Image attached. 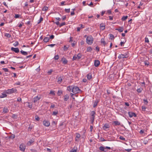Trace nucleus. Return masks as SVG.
Listing matches in <instances>:
<instances>
[{"mask_svg":"<svg viewBox=\"0 0 152 152\" xmlns=\"http://www.w3.org/2000/svg\"><path fill=\"white\" fill-rule=\"evenodd\" d=\"M94 41V38L91 36H88L87 37L86 39V42L88 45L92 44Z\"/></svg>","mask_w":152,"mask_h":152,"instance_id":"f257e3e1","label":"nucleus"},{"mask_svg":"<svg viewBox=\"0 0 152 152\" xmlns=\"http://www.w3.org/2000/svg\"><path fill=\"white\" fill-rule=\"evenodd\" d=\"M95 114V112L94 111H92L91 113V116L90 117V120L91 123L92 124H93L94 121Z\"/></svg>","mask_w":152,"mask_h":152,"instance_id":"f03ea898","label":"nucleus"},{"mask_svg":"<svg viewBox=\"0 0 152 152\" xmlns=\"http://www.w3.org/2000/svg\"><path fill=\"white\" fill-rule=\"evenodd\" d=\"M72 89V92L74 94L78 93L80 91L79 88L77 86H73Z\"/></svg>","mask_w":152,"mask_h":152,"instance_id":"7ed1b4c3","label":"nucleus"},{"mask_svg":"<svg viewBox=\"0 0 152 152\" xmlns=\"http://www.w3.org/2000/svg\"><path fill=\"white\" fill-rule=\"evenodd\" d=\"M17 90L15 88H12L11 89H8L6 91V93L8 94H10L16 92Z\"/></svg>","mask_w":152,"mask_h":152,"instance_id":"20e7f679","label":"nucleus"},{"mask_svg":"<svg viewBox=\"0 0 152 152\" xmlns=\"http://www.w3.org/2000/svg\"><path fill=\"white\" fill-rule=\"evenodd\" d=\"M82 56V55L80 53L78 54L77 55H75L73 56L72 58L73 60H74L76 59L79 60L81 58Z\"/></svg>","mask_w":152,"mask_h":152,"instance_id":"39448f33","label":"nucleus"},{"mask_svg":"<svg viewBox=\"0 0 152 152\" xmlns=\"http://www.w3.org/2000/svg\"><path fill=\"white\" fill-rule=\"evenodd\" d=\"M41 98V96L40 95H39L37 96L34 98V103L36 102L37 101L39 100Z\"/></svg>","mask_w":152,"mask_h":152,"instance_id":"423d86ee","label":"nucleus"},{"mask_svg":"<svg viewBox=\"0 0 152 152\" xmlns=\"http://www.w3.org/2000/svg\"><path fill=\"white\" fill-rule=\"evenodd\" d=\"M19 148L20 151H24L26 148L25 145L23 144H21L20 145Z\"/></svg>","mask_w":152,"mask_h":152,"instance_id":"0eeeda50","label":"nucleus"},{"mask_svg":"<svg viewBox=\"0 0 152 152\" xmlns=\"http://www.w3.org/2000/svg\"><path fill=\"white\" fill-rule=\"evenodd\" d=\"M43 125L46 126L48 127L50 126V123L49 121L46 120H44L43 122Z\"/></svg>","mask_w":152,"mask_h":152,"instance_id":"6e6552de","label":"nucleus"},{"mask_svg":"<svg viewBox=\"0 0 152 152\" xmlns=\"http://www.w3.org/2000/svg\"><path fill=\"white\" fill-rule=\"evenodd\" d=\"M128 114L129 117L130 118H132L133 116H134V117H136L137 116L136 114L133 112H128Z\"/></svg>","mask_w":152,"mask_h":152,"instance_id":"1a4fd4ad","label":"nucleus"},{"mask_svg":"<svg viewBox=\"0 0 152 152\" xmlns=\"http://www.w3.org/2000/svg\"><path fill=\"white\" fill-rule=\"evenodd\" d=\"M11 50L14 51L16 53H18L19 51V49L18 48H14L12 47L11 48Z\"/></svg>","mask_w":152,"mask_h":152,"instance_id":"9d476101","label":"nucleus"},{"mask_svg":"<svg viewBox=\"0 0 152 152\" xmlns=\"http://www.w3.org/2000/svg\"><path fill=\"white\" fill-rule=\"evenodd\" d=\"M100 61L98 60H95L94 62V65L96 67L98 66L100 64Z\"/></svg>","mask_w":152,"mask_h":152,"instance_id":"9b49d317","label":"nucleus"},{"mask_svg":"<svg viewBox=\"0 0 152 152\" xmlns=\"http://www.w3.org/2000/svg\"><path fill=\"white\" fill-rule=\"evenodd\" d=\"M69 95L68 94H66L64 96V100L65 101H66L69 99Z\"/></svg>","mask_w":152,"mask_h":152,"instance_id":"f8f14e48","label":"nucleus"},{"mask_svg":"<svg viewBox=\"0 0 152 152\" xmlns=\"http://www.w3.org/2000/svg\"><path fill=\"white\" fill-rule=\"evenodd\" d=\"M100 27L102 30H104L105 28V25L104 24L102 23L100 24Z\"/></svg>","mask_w":152,"mask_h":152,"instance_id":"ddd939ff","label":"nucleus"},{"mask_svg":"<svg viewBox=\"0 0 152 152\" xmlns=\"http://www.w3.org/2000/svg\"><path fill=\"white\" fill-rule=\"evenodd\" d=\"M61 61H62L63 63L64 64H67L68 62L67 60H66V58L64 57L62 58Z\"/></svg>","mask_w":152,"mask_h":152,"instance_id":"4468645a","label":"nucleus"},{"mask_svg":"<svg viewBox=\"0 0 152 152\" xmlns=\"http://www.w3.org/2000/svg\"><path fill=\"white\" fill-rule=\"evenodd\" d=\"M34 142V139H31L30 141L28 142L27 143V145L30 146V145Z\"/></svg>","mask_w":152,"mask_h":152,"instance_id":"2eb2a0df","label":"nucleus"},{"mask_svg":"<svg viewBox=\"0 0 152 152\" xmlns=\"http://www.w3.org/2000/svg\"><path fill=\"white\" fill-rule=\"evenodd\" d=\"M109 127L110 126H109V124H106L104 125L103 127V129L104 130H106L107 129L109 128Z\"/></svg>","mask_w":152,"mask_h":152,"instance_id":"dca6fc26","label":"nucleus"},{"mask_svg":"<svg viewBox=\"0 0 152 152\" xmlns=\"http://www.w3.org/2000/svg\"><path fill=\"white\" fill-rule=\"evenodd\" d=\"M73 86H68L67 87V90L69 91H72V90H73Z\"/></svg>","mask_w":152,"mask_h":152,"instance_id":"f3484780","label":"nucleus"},{"mask_svg":"<svg viewBox=\"0 0 152 152\" xmlns=\"http://www.w3.org/2000/svg\"><path fill=\"white\" fill-rule=\"evenodd\" d=\"M118 58L119 59L123 58H126L125 56L123 54H121L119 55L118 56Z\"/></svg>","mask_w":152,"mask_h":152,"instance_id":"a211bd4d","label":"nucleus"},{"mask_svg":"<svg viewBox=\"0 0 152 152\" xmlns=\"http://www.w3.org/2000/svg\"><path fill=\"white\" fill-rule=\"evenodd\" d=\"M92 78V75L91 73H89L87 75V78L88 80H90Z\"/></svg>","mask_w":152,"mask_h":152,"instance_id":"6ab92c4d","label":"nucleus"},{"mask_svg":"<svg viewBox=\"0 0 152 152\" xmlns=\"http://www.w3.org/2000/svg\"><path fill=\"white\" fill-rule=\"evenodd\" d=\"M99 102V101L97 100L94 102V105H93V107H95L97 106V104Z\"/></svg>","mask_w":152,"mask_h":152,"instance_id":"aec40b11","label":"nucleus"},{"mask_svg":"<svg viewBox=\"0 0 152 152\" xmlns=\"http://www.w3.org/2000/svg\"><path fill=\"white\" fill-rule=\"evenodd\" d=\"M113 123L115 125H120V123L118 121H113Z\"/></svg>","mask_w":152,"mask_h":152,"instance_id":"412c9836","label":"nucleus"},{"mask_svg":"<svg viewBox=\"0 0 152 152\" xmlns=\"http://www.w3.org/2000/svg\"><path fill=\"white\" fill-rule=\"evenodd\" d=\"M115 29L121 32H122L123 31V28L122 27H120L118 28H116Z\"/></svg>","mask_w":152,"mask_h":152,"instance_id":"4be33fe9","label":"nucleus"},{"mask_svg":"<svg viewBox=\"0 0 152 152\" xmlns=\"http://www.w3.org/2000/svg\"><path fill=\"white\" fill-rule=\"evenodd\" d=\"M80 137V135L77 133H76V137H75V140L76 141H77V139L79 138Z\"/></svg>","mask_w":152,"mask_h":152,"instance_id":"5701e85b","label":"nucleus"},{"mask_svg":"<svg viewBox=\"0 0 152 152\" xmlns=\"http://www.w3.org/2000/svg\"><path fill=\"white\" fill-rule=\"evenodd\" d=\"M62 77H60L58 78L57 82L58 83L60 84L62 80Z\"/></svg>","mask_w":152,"mask_h":152,"instance_id":"b1692460","label":"nucleus"},{"mask_svg":"<svg viewBox=\"0 0 152 152\" xmlns=\"http://www.w3.org/2000/svg\"><path fill=\"white\" fill-rule=\"evenodd\" d=\"M20 53L21 54L24 56H26L28 54V53L22 50L20 51Z\"/></svg>","mask_w":152,"mask_h":152,"instance_id":"393cba45","label":"nucleus"},{"mask_svg":"<svg viewBox=\"0 0 152 152\" xmlns=\"http://www.w3.org/2000/svg\"><path fill=\"white\" fill-rule=\"evenodd\" d=\"M101 43L104 45L105 46L106 44V43L105 41L104 40V39L103 38L101 39Z\"/></svg>","mask_w":152,"mask_h":152,"instance_id":"a878e982","label":"nucleus"},{"mask_svg":"<svg viewBox=\"0 0 152 152\" xmlns=\"http://www.w3.org/2000/svg\"><path fill=\"white\" fill-rule=\"evenodd\" d=\"M92 49L91 47H88L87 48L86 50L87 52H90L92 51Z\"/></svg>","mask_w":152,"mask_h":152,"instance_id":"bb28decb","label":"nucleus"},{"mask_svg":"<svg viewBox=\"0 0 152 152\" xmlns=\"http://www.w3.org/2000/svg\"><path fill=\"white\" fill-rule=\"evenodd\" d=\"M49 39L48 37H45L44 38L43 41L45 42H47L49 41Z\"/></svg>","mask_w":152,"mask_h":152,"instance_id":"cd10ccee","label":"nucleus"},{"mask_svg":"<svg viewBox=\"0 0 152 152\" xmlns=\"http://www.w3.org/2000/svg\"><path fill=\"white\" fill-rule=\"evenodd\" d=\"M104 147L103 146H101L99 147V149L101 151H102L104 152H106L107 151H104Z\"/></svg>","mask_w":152,"mask_h":152,"instance_id":"c85d7f7f","label":"nucleus"},{"mask_svg":"<svg viewBox=\"0 0 152 152\" xmlns=\"http://www.w3.org/2000/svg\"><path fill=\"white\" fill-rule=\"evenodd\" d=\"M62 92L63 91L62 90H59L57 92V94L58 95V96H60L62 93Z\"/></svg>","mask_w":152,"mask_h":152,"instance_id":"c756f323","label":"nucleus"},{"mask_svg":"<svg viewBox=\"0 0 152 152\" xmlns=\"http://www.w3.org/2000/svg\"><path fill=\"white\" fill-rule=\"evenodd\" d=\"M128 16H123L121 18V20L123 21L126 20Z\"/></svg>","mask_w":152,"mask_h":152,"instance_id":"7c9ffc66","label":"nucleus"},{"mask_svg":"<svg viewBox=\"0 0 152 152\" xmlns=\"http://www.w3.org/2000/svg\"><path fill=\"white\" fill-rule=\"evenodd\" d=\"M7 95L6 94H2L0 96V98H3L4 97H5L7 96Z\"/></svg>","mask_w":152,"mask_h":152,"instance_id":"2f4dec72","label":"nucleus"},{"mask_svg":"<svg viewBox=\"0 0 152 152\" xmlns=\"http://www.w3.org/2000/svg\"><path fill=\"white\" fill-rule=\"evenodd\" d=\"M48 9V7L46 6H45L42 9V10L43 11H46Z\"/></svg>","mask_w":152,"mask_h":152,"instance_id":"473e14b6","label":"nucleus"},{"mask_svg":"<svg viewBox=\"0 0 152 152\" xmlns=\"http://www.w3.org/2000/svg\"><path fill=\"white\" fill-rule=\"evenodd\" d=\"M43 20V18L41 16H40L39 20L38 21L37 23L38 24H39Z\"/></svg>","mask_w":152,"mask_h":152,"instance_id":"72a5a7b5","label":"nucleus"},{"mask_svg":"<svg viewBox=\"0 0 152 152\" xmlns=\"http://www.w3.org/2000/svg\"><path fill=\"white\" fill-rule=\"evenodd\" d=\"M18 41H16L13 44V45L14 46L16 47L18 45Z\"/></svg>","mask_w":152,"mask_h":152,"instance_id":"f704fd0d","label":"nucleus"},{"mask_svg":"<svg viewBox=\"0 0 152 152\" xmlns=\"http://www.w3.org/2000/svg\"><path fill=\"white\" fill-rule=\"evenodd\" d=\"M5 36L8 38H10L11 37V35L8 33H6L5 34Z\"/></svg>","mask_w":152,"mask_h":152,"instance_id":"c9c22d12","label":"nucleus"},{"mask_svg":"<svg viewBox=\"0 0 152 152\" xmlns=\"http://www.w3.org/2000/svg\"><path fill=\"white\" fill-rule=\"evenodd\" d=\"M3 112L4 113H7L8 112V109L6 108H4L3 109Z\"/></svg>","mask_w":152,"mask_h":152,"instance_id":"e433bc0d","label":"nucleus"},{"mask_svg":"<svg viewBox=\"0 0 152 152\" xmlns=\"http://www.w3.org/2000/svg\"><path fill=\"white\" fill-rule=\"evenodd\" d=\"M27 103L28 104V107L30 108H31L32 107V105L31 104H30V103L29 102H27Z\"/></svg>","mask_w":152,"mask_h":152,"instance_id":"4c0bfd02","label":"nucleus"},{"mask_svg":"<svg viewBox=\"0 0 152 152\" xmlns=\"http://www.w3.org/2000/svg\"><path fill=\"white\" fill-rule=\"evenodd\" d=\"M65 25V22H64L61 23L59 25V26L60 27H61Z\"/></svg>","mask_w":152,"mask_h":152,"instance_id":"58836bf2","label":"nucleus"},{"mask_svg":"<svg viewBox=\"0 0 152 152\" xmlns=\"http://www.w3.org/2000/svg\"><path fill=\"white\" fill-rule=\"evenodd\" d=\"M17 101L19 102H22V99L20 97H18L17 98Z\"/></svg>","mask_w":152,"mask_h":152,"instance_id":"ea45409f","label":"nucleus"},{"mask_svg":"<svg viewBox=\"0 0 152 152\" xmlns=\"http://www.w3.org/2000/svg\"><path fill=\"white\" fill-rule=\"evenodd\" d=\"M35 119L37 121H39V118L37 115L35 116Z\"/></svg>","mask_w":152,"mask_h":152,"instance_id":"a19ab883","label":"nucleus"},{"mask_svg":"<svg viewBox=\"0 0 152 152\" xmlns=\"http://www.w3.org/2000/svg\"><path fill=\"white\" fill-rule=\"evenodd\" d=\"M142 110L143 111H145L146 109V107L144 106H142Z\"/></svg>","mask_w":152,"mask_h":152,"instance_id":"79ce46f5","label":"nucleus"},{"mask_svg":"<svg viewBox=\"0 0 152 152\" xmlns=\"http://www.w3.org/2000/svg\"><path fill=\"white\" fill-rule=\"evenodd\" d=\"M88 4V5L90 7H94L93 4L92 2H91L90 4Z\"/></svg>","mask_w":152,"mask_h":152,"instance_id":"37998d69","label":"nucleus"},{"mask_svg":"<svg viewBox=\"0 0 152 152\" xmlns=\"http://www.w3.org/2000/svg\"><path fill=\"white\" fill-rule=\"evenodd\" d=\"M143 102L145 103V104H147L148 103V101L147 99H143Z\"/></svg>","mask_w":152,"mask_h":152,"instance_id":"c03bdc74","label":"nucleus"},{"mask_svg":"<svg viewBox=\"0 0 152 152\" xmlns=\"http://www.w3.org/2000/svg\"><path fill=\"white\" fill-rule=\"evenodd\" d=\"M58 113V112L57 111H54L53 112V115H56Z\"/></svg>","mask_w":152,"mask_h":152,"instance_id":"a18cd8bd","label":"nucleus"},{"mask_svg":"<svg viewBox=\"0 0 152 152\" xmlns=\"http://www.w3.org/2000/svg\"><path fill=\"white\" fill-rule=\"evenodd\" d=\"M2 69L4 70L5 72H8V69L7 68H3Z\"/></svg>","mask_w":152,"mask_h":152,"instance_id":"49530a36","label":"nucleus"},{"mask_svg":"<svg viewBox=\"0 0 152 152\" xmlns=\"http://www.w3.org/2000/svg\"><path fill=\"white\" fill-rule=\"evenodd\" d=\"M53 72V70L52 69H50V71L48 72V75H50L51 74V73Z\"/></svg>","mask_w":152,"mask_h":152,"instance_id":"de8ad7c7","label":"nucleus"},{"mask_svg":"<svg viewBox=\"0 0 152 152\" xmlns=\"http://www.w3.org/2000/svg\"><path fill=\"white\" fill-rule=\"evenodd\" d=\"M110 37L111 38V39H114V36L111 34H110Z\"/></svg>","mask_w":152,"mask_h":152,"instance_id":"09e8293b","label":"nucleus"},{"mask_svg":"<svg viewBox=\"0 0 152 152\" xmlns=\"http://www.w3.org/2000/svg\"><path fill=\"white\" fill-rule=\"evenodd\" d=\"M119 138H120V139L121 140H125V138L124 137H123L122 136H120Z\"/></svg>","mask_w":152,"mask_h":152,"instance_id":"8fccbe9b","label":"nucleus"},{"mask_svg":"<svg viewBox=\"0 0 152 152\" xmlns=\"http://www.w3.org/2000/svg\"><path fill=\"white\" fill-rule=\"evenodd\" d=\"M15 135L13 134L11 135L10 137V138L12 139H13L15 138Z\"/></svg>","mask_w":152,"mask_h":152,"instance_id":"3c124183","label":"nucleus"},{"mask_svg":"<svg viewBox=\"0 0 152 152\" xmlns=\"http://www.w3.org/2000/svg\"><path fill=\"white\" fill-rule=\"evenodd\" d=\"M65 11L67 13H69L70 12V9H65Z\"/></svg>","mask_w":152,"mask_h":152,"instance_id":"603ef678","label":"nucleus"},{"mask_svg":"<svg viewBox=\"0 0 152 152\" xmlns=\"http://www.w3.org/2000/svg\"><path fill=\"white\" fill-rule=\"evenodd\" d=\"M54 58L56 60H58V58H59V56H58V55H57L56 56L54 57Z\"/></svg>","mask_w":152,"mask_h":152,"instance_id":"864d4df0","label":"nucleus"},{"mask_svg":"<svg viewBox=\"0 0 152 152\" xmlns=\"http://www.w3.org/2000/svg\"><path fill=\"white\" fill-rule=\"evenodd\" d=\"M145 42H149V39L148 38L145 37Z\"/></svg>","mask_w":152,"mask_h":152,"instance_id":"5fc2aeb1","label":"nucleus"},{"mask_svg":"<svg viewBox=\"0 0 152 152\" xmlns=\"http://www.w3.org/2000/svg\"><path fill=\"white\" fill-rule=\"evenodd\" d=\"M148 141L147 140H144L143 142V143H144L145 144H146L148 143Z\"/></svg>","mask_w":152,"mask_h":152,"instance_id":"6e6d98bb","label":"nucleus"},{"mask_svg":"<svg viewBox=\"0 0 152 152\" xmlns=\"http://www.w3.org/2000/svg\"><path fill=\"white\" fill-rule=\"evenodd\" d=\"M125 150L128 152H130L131 150V149H125Z\"/></svg>","mask_w":152,"mask_h":152,"instance_id":"4d7b16f0","label":"nucleus"},{"mask_svg":"<svg viewBox=\"0 0 152 152\" xmlns=\"http://www.w3.org/2000/svg\"><path fill=\"white\" fill-rule=\"evenodd\" d=\"M90 131L91 132H92V130L93 129V126H90Z\"/></svg>","mask_w":152,"mask_h":152,"instance_id":"13d9d810","label":"nucleus"},{"mask_svg":"<svg viewBox=\"0 0 152 152\" xmlns=\"http://www.w3.org/2000/svg\"><path fill=\"white\" fill-rule=\"evenodd\" d=\"M19 16L20 15L18 14H15V18H18L19 17Z\"/></svg>","mask_w":152,"mask_h":152,"instance_id":"bf43d9fd","label":"nucleus"},{"mask_svg":"<svg viewBox=\"0 0 152 152\" xmlns=\"http://www.w3.org/2000/svg\"><path fill=\"white\" fill-rule=\"evenodd\" d=\"M50 94L53 95H54L55 94L54 91H51L50 92Z\"/></svg>","mask_w":152,"mask_h":152,"instance_id":"052dcab7","label":"nucleus"},{"mask_svg":"<svg viewBox=\"0 0 152 152\" xmlns=\"http://www.w3.org/2000/svg\"><path fill=\"white\" fill-rule=\"evenodd\" d=\"M55 45L54 44H50L48 45V46H50L51 47H53Z\"/></svg>","mask_w":152,"mask_h":152,"instance_id":"680f3d73","label":"nucleus"},{"mask_svg":"<svg viewBox=\"0 0 152 152\" xmlns=\"http://www.w3.org/2000/svg\"><path fill=\"white\" fill-rule=\"evenodd\" d=\"M20 82H18L15 83L14 84V85L15 86L16 85H20Z\"/></svg>","mask_w":152,"mask_h":152,"instance_id":"e2e57ef3","label":"nucleus"},{"mask_svg":"<svg viewBox=\"0 0 152 152\" xmlns=\"http://www.w3.org/2000/svg\"><path fill=\"white\" fill-rule=\"evenodd\" d=\"M54 37V36L53 35H51L50 37V38L51 39H53Z\"/></svg>","mask_w":152,"mask_h":152,"instance_id":"0e129e2a","label":"nucleus"},{"mask_svg":"<svg viewBox=\"0 0 152 152\" xmlns=\"http://www.w3.org/2000/svg\"><path fill=\"white\" fill-rule=\"evenodd\" d=\"M140 133L141 134H142L144 133V131L143 130H141L140 132Z\"/></svg>","mask_w":152,"mask_h":152,"instance_id":"69168bd1","label":"nucleus"},{"mask_svg":"<svg viewBox=\"0 0 152 152\" xmlns=\"http://www.w3.org/2000/svg\"><path fill=\"white\" fill-rule=\"evenodd\" d=\"M68 47H67L65 45L64 46V50H66L68 48Z\"/></svg>","mask_w":152,"mask_h":152,"instance_id":"338daca9","label":"nucleus"},{"mask_svg":"<svg viewBox=\"0 0 152 152\" xmlns=\"http://www.w3.org/2000/svg\"><path fill=\"white\" fill-rule=\"evenodd\" d=\"M137 92L138 93H140L141 92V89H140V88H139V89H138L137 90Z\"/></svg>","mask_w":152,"mask_h":152,"instance_id":"774afa93","label":"nucleus"}]
</instances>
